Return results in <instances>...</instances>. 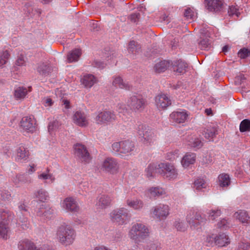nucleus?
Segmentation results:
<instances>
[{"label":"nucleus","mask_w":250,"mask_h":250,"mask_svg":"<svg viewBox=\"0 0 250 250\" xmlns=\"http://www.w3.org/2000/svg\"><path fill=\"white\" fill-rule=\"evenodd\" d=\"M111 201L112 199L110 197L107 195H102L98 199L96 205L97 208L101 209H105L110 206Z\"/></svg>","instance_id":"nucleus-25"},{"label":"nucleus","mask_w":250,"mask_h":250,"mask_svg":"<svg viewBox=\"0 0 250 250\" xmlns=\"http://www.w3.org/2000/svg\"><path fill=\"white\" fill-rule=\"evenodd\" d=\"M117 110L119 113H122L124 115H125L128 112V109L126 105L124 104H119L117 106Z\"/></svg>","instance_id":"nucleus-59"},{"label":"nucleus","mask_w":250,"mask_h":250,"mask_svg":"<svg viewBox=\"0 0 250 250\" xmlns=\"http://www.w3.org/2000/svg\"><path fill=\"white\" fill-rule=\"evenodd\" d=\"M0 198L4 201H10L11 199L10 192L7 190H2L0 191Z\"/></svg>","instance_id":"nucleus-51"},{"label":"nucleus","mask_w":250,"mask_h":250,"mask_svg":"<svg viewBox=\"0 0 250 250\" xmlns=\"http://www.w3.org/2000/svg\"><path fill=\"white\" fill-rule=\"evenodd\" d=\"M101 169L103 171L114 173L117 172L118 169V164L117 160L111 157H108L105 159L103 162Z\"/></svg>","instance_id":"nucleus-12"},{"label":"nucleus","mask_w":250,"mask_h":250,"mask_svg":"<svg viewBox=\"0 0 250 250\" xmlns=\"http://www.w3.org/2000/svg\"><path fill=\"white\" fill-rule=\"evenodd\" d=\"M46 205L41 204L39 208H38L36 210H35L36 214L37 216L43 217L44 215V210L45 209Z\"/></svg>","instance_id":"nucleus-60"},{"label":"nucleus","mask_w":250,"mask_h":250,"mask_svg":"<svg viewBox=\"0 0 250 250\" xmlns=\"http://www.w3.org/2000/svg\"><path fill=\"white\" fill-rule=\"evenodd\" d=\"M205 2L207 9L209 11L220 10L223 4L220 0H205Z\"/></svg>","instance_id":"nucleus-26"},{"label":"nucleus","mask_w":250,"mask_h":250,"mask_svg":"<svg viewBox=\"0 0 250 250\" xmlns=\"http://www.w3.org/2000/svg\"><path fill=\"white\" fill-rule=\"evenodd\" d=\"M178 151L175 150L174 151H171L167 153V154L166 158L167 160H169L170 161H173L178 157Z\"/></svg>","instance_id":"nucleus-58"},{"label":"nucleus","mask_w":250,"mask_h":250,"mask_svg":"<svg viewBox=\"0 0 250 250\" xmlns=\"http://www.w3.org/2000/svg\"><path fill=\"white\" fill-rule=\"evenodd\" d=\"M174 225L177 230L181 231H184L187 228V226L180 220H176Z\"/></svg>","instance_id":"nucleus-50"},{"label":"nucleus","mask_w":250,"mask_h":250,"mask_svg":"<svg viewBox=\"0 0 250 250\" xmlns=\"http://www.w3.org/2000/svg\"><path fill=\"white\" fill-rule=\"evenodd\" d=\"M18 247L19 250H36L37 248L33 242L28 239L20 241Z\"/></svg>","instance_id":"nucleus-28"},{"label":"nucleus","mask_w":250,"mask_h":250,"mask_svg":"<svg viewBox=\"0 0 250 250\" xmlns=\"http://www.w3.org/2000/svg\"><path fill=\"white\" fill-rule=\"evenodd\" d=\"M126 206L135 210H141L144 207V203L138 198L127 199L125 201Z\"/></svg>","instance_id":"nucleus-21"},{"label":"nucleus","mask_w":250,"mask_h":250,"mask_svg":"<svg viewBox=\"0 0 250 250\" xmlns=\"http://www.w3.org/2000/svg\"><path fill=\"white\" fill-rule=\"evenodd\" d=\"M82 83L86 88H91L98 82L97 78L92 74H85L81 78Z\"/></svg>","instance_id":"nucleus-23"},{"label":"nucleus","mask_w":250,"mask_h":250,"mask_svg":"<svg viewBox=\"0 0 250 250\" xmlns=\"http://www.w3.org/2000/svg\"><path fill=\"white\" fill-rule=\"evenodd\" d=\"M188 116L189 114L186 110L181 109L172 112L169 115V121L173 123L182 124L187 120Z\"/></svg>","instance_id":"nucleus-11"},{"label":"nucleus","mask_w":250,"mask_h":250,"mask_svg":"<svg viewBox=\"0 0 250 250\" xmlns=\"http://www.w3.org/2000/svg\"><path fill=\"white\" fill-rule=\"evenodd\" d=\"M38 72L41 75L47 76L51 71V67L45 63H40L37 69Z\"/></svg>","instance_id":"nucleus-36"},{"label":"nucleus","mask_w":250,"mask_h":250,"mask_svg":"<svg viewBox=\"0 0 250 250\" xmlns=\"http://www.w3.org/2000/svg\"><path fill=\"white\" fill-rule=\"evenodd\" d=\"M217 225L220 228L226 229L229 227V223L226 219H223L218 223Z\"/></svg>","instance_id":"nucleus-62"},{"label":"nucleus","mask_w":250,"mask_h":250,"mask_svg":"<svg viewBox=\"0 0 250 250\" xmlns=\"http://www.w3.org/2000/svg\"><path fill=\"white\" fill-rule=\"evenodd\" d=\"M20 182L21 184H30L32 182L31 178L24 174H20Z\"/></svg>","instance_id":"nucleus-56"},{"label":"nucleus","mask_w":250,"mask_h":250,"mask_svg":"<svg viewBox=\"0 0 250 250\" xmlns=\"http://www.w3.org/2000/svg\"><path fill=\"white\" fill-rule=\"evenodd\" d=\"M44 211V212L43 216L44 219H50L53 217L54 210L52 208L46 205L45 209Z\"/></svg>","instance_id":"nucleus-46"},{"label":"nucleus","mask_w":250,"mask_h":250,"mask_svg":"<svg viewBox=\"0 0 250 250\" xmlns=\"http://www.w3.org/2000/svg\"><path fill=\"white\" fill-rule=\"evenodd\" d=\"M196 155L192 152H187L182 157L181 164L182 167L187 168L194 165L196 162Z\"/></svg>","instance_id":"nucleus-17"},{"label":"nucleus","mask_w":250,"mask_h":250,"mask_svg":"<svg viewBox=\"0 0 250 250\" xmlns=\"http://www.w3.org/2000/svg\"><path fill=\"white\" fill-rule=\"evenodd\" d=\"M218 184L221 187H228L230 184V178L229 175L222 173L218 177Z\"/></svg>","instance_id":"nucleus-35"},{"label":"nucleus","mask_w":250,"mask_h":250,"mask_svg":"<svg viewBox=\"0 0 250 250\" xmlns=\"http://www.w3.org/2000/svg\"><path fill=\"white\" fill-rule=\"evenodd\" d=\"M18 224L23 229H26L30 225L27 219L25 218L22 220L20 219L18 221Z\"/></svg>","instance_id":"nucleus-57"},{"label":"nucleus","mask_w":250,"mask_h":250,"mask_svg":"<svg viewBox=\"0 0 250 250\" xmlns=\"http://www.w3.org/2000/svg\"><path fill=\"white\" fill-rule=\"evenodd\" d=\"M237 250H250V243L240 242L238 243Z\"/></svg>","instance_id":"nucleus-54"},{"label":"nucleus","mask_w":250,"mask_h":250,"mask_svg":"<svg viewBox=\"0 0 250 250\" xmlns=\"http://www.w3.org/2000/svg\"><path fill=\"white\" fill-rule=\"evenodd\" d=\"M60 125L59 122L57 121H54L50 123L48 126V131H52L55 129L58 128Z\"/></svg>","instance_id":"nucleus-61"},{"label":"nucleus","mask_w":250,"mask_h":250,"mask_svg":"<svg viewBox=\"0 0 250 250\" xmlns=\"http://www.w3.org/2000/svg\"><path fill=\"white\" fill-rule=\"evenodd\" d=\"M238 56L241 59H244L250 56V49L243 47L238 52Z\"/></svg>","instance_id":"nucleus-45"},{"label":"nucleus","mask_w":250,"mask_h":250,"mask_svg":"<svg viewBox=\"0 0 250 250\" xmlns=\"http://www.w3.org/2000/svg\"><path fill=\"white\" fill-rule=\"evenodd\" d=\"M170 62V69L175 75H182L186 72L188 64L185 61L182 60H178L173 62Z\"/></svg>","instance_id":"nucleus-13"},{"label":"nucleus","mask_w":250,"mask_h":250,"mask_svg":"<svg viewBox=\"0 0 250 250\" xmlns=\"http://www.w3.org/2000/svg\"><path fill=\"white\" fill-rule=\"evenodd\" d=\"M67 59L68 62H77L78 60V49H75L68 52Z\"/></svg>","instance_id":"nucleus-41"},{"label":"nucleus","mask_w":250,"mask_h":250,"mask_svg":"<svg viewBox=\"0 0 250 250\" xmlns=\"http://www.w3.org/2000/svg\"><path fill=\"white\" fill-rule=\"evenodd\" d=\"M140 47L134 41H130L128 44V50L129 53L136 54L139 52Z\"/></svg>","instance_id":"nucleus-43"},{"label":"nucleus","mask_w":250,"mask_h":250,"mask_svg":"<svg viewBox=\"0 0 250 250\" xmlns=\"http://www.w3.org/2000/svg\"><path fill=\"white\" fill-rule=\"evenodd\" d=\"M47 173H42L38 175V178L40 179L47 180L49 179L51 183H53L55 181V178L52 174L49 173V169L47 168Z\"/></svg>","instance_id":"nucleus-44"},{"label":"nucleus","mask_w":250,"mask_h":250,"mask_svg":"<svg viewBox=\"0 0 250 250\" xmlns=\"http://www.w3.org/2000/svg\"><path fill=\"white\" fill-rule=\"evenodd\" d=\"M146 195L150 198H155L166 194L165 189L160 187H150L145 191Z\"/></svg>","instance_id":"nucleus-19"},{"label":"nucleus","mask_w":250,"mask_h":250,"mask_svg":"<svg viewBox=\"0 0 250 250\" xmlns=\"http://www.w3.org/2000/svg\"><path fill=\"white\" fill-rule=\"evenodd\" d=\"M221 214V211L220 209H211L208 212V218L211 220H215L217 217L220 216Z\"/></svg>","instance_id":"nucleus-47"},{"label":"nucleus","mask_w":250,"mask_h":250,"mask_svg":"<svg viewBox=\"0 0 250 250\" xmlns=\"http://www.w3.org/2000/svg\"><path fill=\"white\" fill-rule=\"evenodd\" d=\"M121 153L128 154L130 153L135 149L134 143L130 140L122 141Z\"/></svg>","instance_id":"nucleus-31"},{"label":"nucleus","mask_w":250,"mask_h":250,"mask_svg":"<svg viewBox=\"0 0 250 250\" xmlns=\"http://www.w3.org/2000/svg\"><path fill=\"white\" fill-rule=\"evenodd\" d=\"M188 145L193 148H200L203 146L201 139L194 135H188L186 138Z\"/></svg>","instance_id":"nucleus-24"},{"label":"nucleus","mask_w":250,"mask_h":250,"mask_svg":"<svg viewBox=\"0 0 250 250\" xmlns=\"http://www.w3.org/2000/svg\"><path fill=\"white\" fill-rule=\"evenodd\" d=\"M202 133L206 139L212 141L217 134L218 131L215 126L209 125L204 129Z\"/></svg>","instance_id":"nucleus-20"},{"label":"nucleus","mask_w":250,"mask_h":250,"mask_svg":"<svg viewBox=\"0 0 250 250\" xmlns=\"http://www.w3.org/2000/svg\"><path fill=\"white\" fill-rule=\"evenodd\" d=\"M127 105L134 110H139L145 108L146 100L141 95H133L127 101Z\"/></svg>","instance_id":"nucleus-10"},{"label":"nucleus","mask_w":250,"mask_h":250,"mask_svg":"<svg viewBox=\"0 0 250 250\" xmlns=\"http://www.w3.org/2000/svg\"><path fill=\"white\" fill-rule=\"evenodd\" d=\"M116 119V116L114 112L109 111H100L94 114V120L98 125L107 124L112 122Z\"/></svg>","instance_id":"nucleus-8"},{"label":"nucleus","mask_w":250,"mask_h":250,"mask_svg":"<svg viewBox=\"0 0 250 250\" xmlns=\"http://www.w3.org/2000/svg\"><path fill=\"white\" fill-rule=\"evenodd\" d=\"M184 16L187 20H193L196 17V13L191 8L186 9Z\"/></svg>","instance_id":"nucleus-49"},{"label":"nucleus","mask_w":250,"mask_h":250,"mask_svg":"<svg viewBox=\"0 0 250 250\" xmlns=\"http://www.w3.org/2000/svg\"><path fill=\"white\" fill-rule=\"evenodd\" d=\"M28 157V150H26L24 146H20L16 150V160L17 161H25Z\"/></svg>","instance_id":"nucleus-30"},{"label":"nucleus","mask_w":250,"mask_h":250,"mask_svg":"<svg viewBox=\"0 0 250 250\" xmlns=\"http://www.w3.org/2000/svg\"><path fill=\"white\" fill-rule=\"evenodd\" d=\"M62 207L67 212L72 214H77L78 211L77 201L72 197H67L63 200Z\"/></svg>","instance_id":"nucleus-15"},{"label":"nucleus","mask_w":250,"mask_h":250,"mask_svg":"<svg viewBox=\"0 0 250 250\" xmlns=\"http://www.w3.org/2000/svg\"><path fill=\"white\" fill-rule=\"evenodd\" d=\"M34 196L40 201L44 202L49 198L48 193L43 188L40 189L34 193Z\"/></svg>","instance_id":"nucleus-39"},{"label":"nucleus","mask_w":250,"mask_h":250,"mask_svg":"<svg viewBox=\"0 0 250 250\" xmlns=\"http://www.w3.org/2000/svg\"><path fill=\"white\" fill-rule=\"evenodd\" d=\"M121 145H122V141L120 142H115L112 145V147L113 150L115 152H120L121 153Z\"/></svg>","instance_id":"nucleus-64"},{"label":"nucleus","mask_w":250,"mask_h":250,"mask_svg":"<svg viewBox=\"0 0 250 250\" xmlns=\"http://www.w3.org/2000/svg\"><path fill=\"white\" fill-rule=\"evenodd\" d=\"M155 104L159 110L166 109L171 104L169 97L165 94H160L155 98Z\"/></svg>","instance_id":"nucleus-14"},{"label":"nucleus","mask_w":250,"mask_h":250,"mask_svg":"<svg viewBox=\"0 0 250 250\" xmlns=\"http://www.w3.org/2000/svg\"><path fill=\"white\" fill-rule=\"evenodd\" d=\"M170 62L169 61L163 60L157 62L154 69L156 72L161 73L166 71L168 68H170Z\"/></svg>","instance_id":"nucleus-33"},{"label":"nucleus","mask_w":250,"mask_h":250,"mask_svg":"<svg viewBox=\"0 0 250 250\" xmlns=\"http://www.w3.org/2000/svg\"><path fill=\"white\" fill-rule=\"evenodd\" d=\"M105 58V60L108 62V63L109 64H112L115 62V58L116 57V53L115 52H113V51H111L109 53V56H106L104 57Z\"/></svg>","instance_id":"nucleus-55"},{"label":"nucleus","mask_w":250,"mask_h":250,"mask_svg":"<svg viewBox=\"0 0 250 250\" xmlns=\"http://www.w3.org/2000/svg\"><path fill=\"white\" fill-rule=\"evenodd\" d=\"M234 217L242 223H249L250 217L246 210H238L234 214Z\"/></svg>","instance_id":"nucleus-34"},{"label":"nucleus","mask_w":250,"mask_h":250,"mask_svg":"<svg viewBox=\"0 0 250 250\" xmlns=\"http://www.w3.org/2000/svg\"><path fill=\"white\" fill-rule=\"evenodd\" d=\"M156 172H158V165L154 164H149L145 170L146 175L148 178L153 177Z\"/></svg>","instance_id":"nucleus-40"},{"label":"nucleus","mask_w":250,"mask_h":250,"mask_svg":"<svg viewBox=\"0 0 250 250\" xmlns=\"http://www.w3.org/2000/svg\"><path fill=\"white\" fill-rule=\"evenodd\" d=\"M150 214L154 219L165 220L170 214V207L167 204H159L151 208Z\"/></svg>","instance_id":"nucleus-7"},{"label":"nucleus","mask_w":250,"mask_h":250,"mask_svg":"<svg viewBox=\"0 0 250 250\" xmlns=\"http://www.w3.org/2000/svg\"><path fill=\"white\" fill-rule=\"evenodd\" d=\"M36 123L33 117H23L21 121V126L28 132H33L36 130Z\"/></svg>","instance_id":"nucleus-16"},{"label":"nucleus","mask_w":250,"mask_h":250,"mask_svg":"<svg viewBox=\"0 0 250 250\" xmlns=\"http://www.w3.org/2000/svg\"><path fill=\"white\" fill-rule=\"evenodd\" d=\"M228 14L229 16H231L235 15L238 17L239 16L240 13L236 6L231 5L229 7Z\"/></svg>","instance_id":"nucleus-53"},{"label":"nucleus","mask_w":250,"mask_h":250,"mask_svg":"<svg viewBox=\"0 0 250 250\" xmlns=\"http://www.w3.org/2000/svg\"><path fill=\"white\" fill-rule=\"evenodd\" d=\"M207 186V181L204 178H197L193 183V188L197 190H201L203 188H206Z\"/></svg>","instance_id":"nucleus-37"},{"label":"nucleus","mask_w":250,"mask_h":250,"mask_svg":"<svg viewBox=\"0 0 250 250\" xmlns=\"http://www.w3.org/2000/svg\"><path fill=\"white\" fill-rule=\"evenodd\" d=\"M89 124L87 115L84 112H79V126L84 127Z\"/></svg>","instance_id":"nucleus-42"},{"label":"nucleus","mask_w":250,"mask_h":250,"mask_svg":"<svg viewBox=\"0 0 250 250\" xmlns=\"http://www.w3.org/2000/svg\"><path fill=\"white\" fill-rule=\"evenodd\" d=\"M158 172L165 179L174 180L177 178L178 173L175 166L167 162L158 165Z\"/></svg>","instance_id":"nucleus-5"},{"label":"nucleus","mask_w":250,"mask_h":250,"mask_svg":"<svg viewBox=\"0 0 250 250\" xmlns=\"http://www.w3.org/2000/svg\"><path fill=\"white\" fill-rule=\"evenodd\" d=\"M205 220L200 213L195 210H190L187 216L188 223L190 228L193 229L199 228L202 224L204 223Z\"/></svg>","instance_id":"nucleus-9"},{"label":"nucleus","mask_w":250,"mask_h":250,"mask_svg":"<svg viewBox=\"0 0 250 250\" xmlns=\"http://www.w3.org/2000/svg\"><path fill=\"white\" fill-rule=\"evenodd\" d=\"M75 236L74 230L69 226L62 225L57 229L56 238L63 245L67 246L72 244Z\"/></svg>","instance_id":"nucleus-2"},{"label":"nucleus","mask_w":250,"mask_h":250,"mask_svg":"<svg viewBox=\"0 0 250 250\" xmlns=\"http://www.w3.org/2000/svg\"><path fill=\"white\" fill-rule=\"evenodd\" d=\"M127 234L130 240L138 243L144 241L149 237L150 230L144 223H135L132 225Z\"/></svg>","instance_id":"nucleus-1"},{"label":"nucleus","mask_w":250,"mask_h":250,"mask_svg":"<svg viewBox=\"0 0 250 250\" xmlns=\"http://www.w3.org/2000/svg\"><path fill=\"white\" fill-rule=\"evenodd\" d=\"M214 243L219 247H224L230 243V239L225 233H220L215 237Z\"/></svg>","instance_id":"nucleus-27"},{"label":"nucleus","mask_w":250,"mask_h":250,"mask_svg":"<svg viewBox=\"0 0 250 250\" xmlns=\"http://www.w3.org/2000/svg\"><path fill=\"white\" fill-rule=\"evenodd\" d=\"M250 130V121L248 120H244L240 125V130L241 132H245Z\"/></svg>","instance_id":"nucleus-48"},{"label":"nucleus","mask_w":250,"mask_h":250,"mask_svg":"<svg viewBox=\"0 0 250 250\" xmlns=\"http://www.w3.org/2000/svg\"><path fill=\"white\" fill-rule=\"evenodd\" d=\"M28 90L26 87L19 86L14 90V96L17 99H21L25 98L28 92L31 91L32 87H28Z\"/></svg>","instance_id":"nucleus-32"},{"label":"nucleus","mask_w":250,"mask_h":250,"mask_svg":"<svg viewBox=\"0 0 250 250\" xmlns=\"http://www.w3.org/2000/svg\"><path fill=\"white\" fill-rule=\"evenodd\" d=\"M92 157L86 146L79 144V162L84 164L89 163Z\"/></svg>","instance_id":"nucleus-18"},{"label":"nucleus","mask_w":250,"mask_h":250,"mask_svg":"<svg viewBox=\"0 0 250 250\" xmlns=\"http://www.w3.org/2000/svg\"><path fill=\"white\" fill-rule=\"evenodd\" d=\"M161 244L158 241H151L143 246V250H161Z\"/></svg>","instance_id":"nucleus-38"},{"label":"nucleus","mask_w":250,"mask_h":250,"mask_svg":"<svg viewBox=\"0 0 250 250\" xmlns=\"http://www.w3.org/2000/svg\"><path fill=\"white\" fill-rule=\"evenodd\" d=\"M9 56L10 55L7 50L2 53L1 55H0V67L6 63Z\"/></svg>","instance_id":"nucleus-52"},{"label":"nucleus","mask_w":250,"mask_h":250,"mask_svg":"<svg viewBox=\"0 0 250 250\" xmlns=\"http://www.w3.org/2000/svg\"><path fill=\"white\" fill-rule=\"evenodd\" d=\"M112 83L114 86L121 89L129 90L131 88V85L127 82L124 81L119 76H114L112 77Z\"/></svg>","instance_id":"nucleus-22"},{"label":"nucleus","mask_w":250,"mask_h":250,"mask_svg":"<svg viewBox=\"0 0 250 250\" xmlns=\"http://www.w3.org/2000/svg\"><path fill=\"white\" fill-rule=\"evenodd\" d=\"M137 132L140 142L145 146H151L154 144L156 140V136L145 125H140L138 126Z\"/></svg>","instance_id":"nucleus-3"},{"label":"nucleus","mask_w":250,"mask_h":250,"mask_svg":"<svg viewBox=\"0 0 250 250\" xmlns=\"http://www.w3.org/2000/svg\"><path fill=\"white\" fill-rule=\"evenodd\" d=\"M110 220L118 225L126 224L130 219V215L128 209L125 208H120L112 210L109 214Z\"/></svg>","instance_id":"nucleus-4"},{"label":"nucleus","mask_w":250,"mask_h":250,"mask_svg":"<svg viewBox=\"0 0 250 250\" xmlns=\"http://www.w3.org/2000/svg\"><path fill=\"white\" fill-rule=\"evenodd\" d=\"M13 219L12 213L7 209H0V236L4 239L8 238L9 223Z\"/></svg>","instance_id":"nucleus-6"},{"label":"nucleus","mask_w":250,"mask_h":250,"mask_svg":"<svg viewBox=\"0 0 250 250\" xmlns=\"http://www.w3.org/2000/svg\"><path fill=\"white\" fill-rule=\"evenodd\" d=\"M208 34L201 35L198 42L199 47L202 50H208L211 47Z\"/></svg>","instance_id":"nucleus-29"},{"label":"nucleus","mask_w":250,"mask_h":250,"mask_svg":"<svg viewBox=\"0 0 250 250\" xmlns=\"http://www.w3.org/2000/svg\"><path fill=\"white\" fill-rule=\"evenodd\" d=\"M26 61L23 55L21 54L18 56V58L16 61V64L18 66H23L25 65Z\"/></svg>","instance_id":"nucleus-63"}]
</instances>
